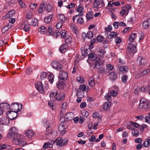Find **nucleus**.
<instances>
[{"mask_svg":"<svg viewBox=\"0 0 150 150\" xmlns=\"http://www.w3.org/2000/svg\"><path fill=\"white\" fill-rule=\"evenodd\" d=\"M139 108L140 110L145 112L150 108V102L144 98H141L139 105Z\"/></svg>","mask_w":150,"mask_h":150,"instance_id":"obj_1","label":"nucleus"},{"mask_svg":"<svg viewBox=\"0 0 150 150\" xmlns=\"http://www.w3.org/2000/svg\"><path fill=\"white\" fill-rule=\"evenodd\" d=\"M50 96L51 100L57 101H62L65 98L64 94L62 93H58L57 91L55 92H51Z\"/></svg>","mask_w":150,"mask_h":150,"instance_id":"obj_2","label":"nucleus"},{"mask_svg":"<svg viewBox=\"0 0 150 150\" xmlns=\"http://www.w3.org/2000/svg\"><path fill=\"white\" fill-rule=\"evenodd\" d=\"M136 46V43L134 45L132 42L128 44L127 54L128 57L130 58L132 57L133 54L137 52Z\"/></svg>","mask_w":150,"mask_h":150,"instance_id":"obj_3","label":"nucleus"},{"mask_svg":"<svg viewBox=\"0 0 150 150\" xmlns=\"http://www.w3.org/2000/svg\"><path fill=\"white\" fill-rule=\"evenodd\" d=\"M9 132L7 134L8 138H13V139L20 136L18 134V130L15 127H12L9 130Z\"/></svg>","mask_w":150,"mask_h":150,"instance_id":"obj_4","label":"nucleus"},{"mask_svg":"<svg viewBox=\"0 0 150 150\" xmlns=\"http://www.w3.org/2000/svg\"><path fill=\"white\" fill-rule=\"evenodd\" d=\"M22 105H20L18 103L14 102L10 105V110L15 112H19L22 110Z\"/></svg>","mask_w":150,"mask_h":150,"instance_id":"obj_5","label":"nucleus"},{"mask_svg":"<svg viewBox=\"0 0 150 150\" xmlns=\"http://www.w3.org/2000/svg\"><path fill=\"white\" fill-rule=\"evenodd\" d=\"M24 137L22 135H20L16 138L13 140V142H16L17 144L23 147L26 144V142L23 139Z\"/></svg>","mask_w":150,"mask_h":150,"instance_id":"obj_6","label":"nucleus"},{"mask_svg":"<svg viewBox=\"0 0 150 150\" xmlns=\"http://www.w3.org/2000/svg\"><path fill=\"white\" fill-rule=\"evenodd\" d=\"M51 65L52 67L56 70L60 71H63L62 66L59 61L57 60L53 61Z\"/></svg>","mask_w":150,"mask_h":150,"instance_id":"obj_7","label":"nucleus"},{"mask_svg":"<svg viewBox=\"0 0 150 150\" xmlns=\"http://www.w3.org/2000/svg\"><path fill=\"white\" fill-rule=\"evenodd\" d=\"M105 5L103 0H95L93 2V8H96L100 6V7H103L105 6Z\"/></svg>","mask_w":150,"mask_h":150,"instance_id":"obj_8","label":"nucleus"},{"mask_svg":"<svg viewBox=\"0 0 150 150\" xmlns=\"http://www.w3.org/2000/svg\"><path fill=\"white\" fill-rule=\"evenodd\" d=\"M137 61L139 65L142 66L145 65L147 63L146 59L142 56H139L137 59Z\"/></svg>","mask_w":150,"mask_h":150,"instance_id":"obj_9","label":"nucleus"},{"mask_svg":"<svg viewBox=\"0 0 150 150\" xmlns=\"http://www.w3.org/2000/svg\"><path fill=\"white\" fill-rule=\"evenodd\" d=\"M35 87L37 88V90L40 93H44V88L41 82L39 81L38 82L37 84L35 85Z\"/></svg>","mask_w":150,"mask_h":150,"instance_id":"obj_10","label":"nucleus"},{"mask_svg":"<svg viewBox=\"0 0 150 150\" xmlns=\"http://www.w3.org/2000/svg\"><path fill=\"white\" fill-rule=\"evenodd\" d=\"M68 140L66 139H62L61 138H58L57 142V144L58 145L59 147L64 146L67 143Z\"/></svg>","mask_w":150,"mask_h":150,"instance_id":"obj_11","label":"nucleus"},{"mask_svg":"<svg viewBox=\"0 0 150 150\" xmlns=\"http://www.w3.org/2000/svg\"><path fill=\"white\" fill-rule=\"evenodd\" d=\"M18 112H15L13 111L9 110L7 112V115H8L10 114L9 117H10V119L11 120H14L16 117Z\"/></svg>","mask_w":150,"mask_h":150,"instance_id":"obj_12","label":"nucleus"},{"mask_svg":"<svg viewBox=\"0 0 150 150\" xmlns=\"http://www.w3.org/2000/svg\"><path fill=\"white\" fill-rule=\"evenodd\" d=\"M59 76V79H60L63 80H65L67 79L68 77V74L67 72L66 71H62Z\"/></svg>","mask_w":150,"mask_h":150,"instance_id":"obj_13","label":"nucleus"},{"mask_svg":"<svg viewBox=\"0 0 150 150\" xmlns=\"http://www.w3.org/2000/svg\"><path fill=\"white\" fill-rule=\"evenodd\" d=\"M66 128V126L62 124V122L60 123L58 127V129L60 132H61L62 134H64L66 132L65 129Z\"/></svg>","mask_w":150,"mask_h":150,"instance_id":"obj_14","label":"nucleus"},{"mask_svg":"<svg viewBox=\"0 0 150 150\" xmlns=\"http://www.w3.org/2000/svg\"><path fill=\"white\" fill-rule=\"evenodd\" d=\"M100 60L99 58L96 57L93 67V68L95 69H99L100 68V64L99 62Z\"/></svg>","mask_w":150,"mask_h":150,"instance_id":"obj_15","label":"nucleus"},{"mask_svg":"<svg viewBox=\"0 0 150 150\" xmlns=\"http://www.w3.org/2000/svg\"><path fill=\"white\" fill-rule=\"evenodd\" d=\"M93 34L91 31H89L87 33H83L82 34V37L84 38H88L91 39L93 36Z\"/></svg>","mask_w":150,"mask_h":150,"instance_id":"obj_16","label":"nucleus"},{"mask_svg":"<svg viewBox=\"0 0 150 150\" xmlns=\"http://www.w3.org/2000/svg\"><path fill=\"white\" fill-rule=\"evenodd\" d=\"M68 46L66 44H63L61 45L59 47V50L62 53H64L67 50Z\"/></svg>","mask_w":150,"mask_h":150,"instance_id":"obj_17","label":"nucleus"},{"mask_svg":"<svg viewBox=\"0 0 150 150\" xmlns=\"http://www.w3.org/2000/svg\"><path fill=\"white\" fill-rule=\"evenodd\" d=\"M1 107L3 110L4 112H5L7 110L10 109V105L6 103H3L1 104Z\"/></svg>","mask_w":150,"mask_h":150,"instance_id":"obj_18","label":"nucleus"},{"mask_svg":"<svg viewBox=\"0 0 150 150\" xmlns=\"http://www.w3.org/2000/svg\"><path fill=\"white\" fill-rule=\"evenodd\" d=\"M82 54L83 56H86L87 54L88 55V52H90L91 50L90 49H85V47H81V48Z\"/></svg>","mask_w":150,"mask_h":150,"instance_id":"obj_19","label":"nucleus"},{"mask_svg":"<svg viewBox=\"0 0 150 150\" xmlns=\"http://www.w3.org/2000/svg\"><path fill=\"white\" fill-rule=\"evenodd\" d=\"M128 68L127 66H121L119 67V69L120 71V73H123L124 74H126L127 72Z\"/></svg>","mask_w":150,"mask_h":150,"instance_id":"obj_20","label":"nucleus"},{"mask_svg":"<svg viewBox=\"0 0 150 150\" xmlns=\"http://www.w3.org/2000/svg\"><path fill=\"white\" fill-rule=\"evenodd\" d=\"M109 72V71L107 69H105L102 67H100L98 69L97 73L98 74H108Z\"/></svg>","mask_w":150,"mask_h":150,"instance_id":"obj_21","label":"nucleus"},{"mask_svg":"<svg viewBox=\"0 0 150 150\" xmlns=\"http://www.w3.org/2000/svg\"><path fill=\"white\" fill-rule=\"evenodd\" d=\"M25 134L26 136L29 138H31L33 137L35 134L34 132L32 130H28L25 132Z\"/></svg>","mask_w":150,"mask_h":150,"instance_id":"obj_22","label":"nucleus"},{"mask_svg":"<svg viewBox=\"0 0 150 150\" xmlns=\"http://www.w3.org/2000/svg\"><path fill=\"white\" fill-rule=\"evenodd\" d=\"M15 14V11L14 10H11L8 12L5 16L6 17V18H9L14 16Z\"/></svg>","mask_w":150,"mask_h":150,"instance_id":"obj_23","label":"nucleus"},{"mask_svg":"<svg viewBox=\"0 0 150 150\" xmlns=\"http://www.w3.org/2000/svg\"><path fill=\"white\" fill-rule=\"evenodd\" d=\"M46 2L43 1L40 5L39 8L38 9V12L39 13H41L43 12V8L45 7L46 4H45Z\"/></svg>","mask_w":150,"mask_h":150,"instance_id":"obj_24","label":"nucleus"},{"mask_svg":"<svg viewBox=\"0 0 150 150\" xmlns=\"http://www.w3.org/2000/svg\"><path fill=\"white\" fill-rule=\"evenodd\" d=\"M58 21L61 22L63 23L64 22L66 18L63 14H59L57 16Z\"/></svg>","mask_w":150,"mask_h":150,"instance_id":"obj_25","label":"nucleus"},{"mask_svg":"<svg viewBox=\"0 0 150 150\" xmlns=\"http://www.w3.org/2000/svg\"><path fill=\"white\" fill-rule=\"evenodd\" d=\"M137 37L136 33H132L131 34L129 38V40L131 42H132L134 41Z\"/></svg>","mask_w":150,"mask_h":150,"instance_id":"obj_26","label":"nucleus"},{"mask_svg":"<svg viewBox=\"0 0 150 150\" xmlns=\"http://www.w3.org/2000/svg\"><path fill=\"white\" fill-rule=\"evenodd\" d=\"M109 76L112 80L115 81L117 78L116 74L114 71H112L109 74Z\"/></svg>","mask_w":150,"mask_h":150,"instance_id":"obj_27","label":"nucleus"},{"mask_svg":"<svg viewBox=\"0 0 150 150\" xmlns=\"http://www.w3.org/2000/svg\"><path fill=\"white\" fill-rule=\"evenodd\" d=\"M73 113L72 112L66 113L64 115L65 118L68 120H71L72 119V116Z\"/></svg>","mask_w":150,"mask_h":150,"instance_id":"obj_28","label":"nucleus"},{"mask_svg":"<svg viewBox=\"0 0 150 150\" xmlns=\"http://www.w3.org/2000/svg\"><path fill=\"white\" fill-rule=\"evenodd\" d=\"M143 27L145 29L147 28L150 25V18L147 21L144 22L142 24Z\"/></svg>","mask_w":150,"mask_h":150,"instance_id":"obj_29","label":"nucleus"},{"mask_svg":"<svg viewBox=\"0 0 150 150\" xmlns=\"http://www.w3.org/2000/svg\"><path fill=\"white\" fill-rule=\"evenodd\" d=\"M65 85L64 82L63 81L59 82L57 83V87L60 89H62L63 88Z\"/></svg>","mask_w":150,"mask_h":150,"instance_id":"obj_30","label":"nucleus"},{"mask_svg":"<svg viewBox=\"0 0 150 150\" xmlns=\"http://www.w3.org/2000/svg\"><path fill=\"white\" fill-rule=\"evenodd\" d=\"M65 38L64 40L66 43L68 44L71 43V41L72 40V38L70 35H67Z\"/></svg>","mask_w":150,"mask_h":150,"instance_id":"obj_31","label":"nucleus"},{"mask_svg":"<svg viewBox=\"0 0 150 150\" xmlns=\"http://www.w3.org/2000/svg\"><path fill=\"white\" fill-rule=\"evenodd\" d=\"M47 30V35H50L53 34L54 32L52 26H49L48 27V29Z\"/></svg>","mask_w":150,"mask_h":150,"instance_id":"obj_32","label":"nucleus"},{"mask_svg":"<svg viewBox=\"0 0 150 150\" xmlns=\"http://www.w3.org/2000/svg\"><path fill=\"white\" fill-rule=\"evenodd\" d=\"M53 15L51 14L49 16H46L44 19V22L46 23H49L51 21L53 17Z\"/></svg>","mask_w":150,"mask_h":150,"instance_id":"obj_33","label":"nucleus"},{"mask_svg":"<svg viewBox=\"0 0 150 150\" xmlns=\"http://www.w3.org/2000/svg\"><path fill=\"white\" fill-rule=\"evenodd\" d=\"M79 12V13L78 15H74L73 17L72 20L74 23L75 22V20L76 18H77L79 16L80 17L83 16V11H80Z\"/></svg>","mask_w":150,"mask_h":150,"instance_id":"obj_34","label":"nucleus"},{"mask_svg":"<svg viewBox=\"0 0 150 150\" xmlns=\"http://www.w3.org/2000/svg\"><path fill=\"white\" fill-rule=\"evenodd\" d=\"M9 123V120L8 118H5L3 121H2L0 117V124L1 123L2 125H7Z\"/></svg>","mask_w":150,"mask_h":150,"instance_id":"obj_35","label":"nucleus"},{"mask_svg":"<svg viewBox=\"0 0 150 150\" xmlns=\"http://www.w3.org/2000/svg\"><path fill=\"white\" fill-rule=\"evenodd\" d=\"M89 84L91 86L94 87L95 85V82L94 79L92 77H91L88 80Z\"/></svg>","mask_w":150,"mask_h":150,"instance_id":"obj_36","label":"nucleus"},{"mask_svg":"<svg viewBox=\"0 0 150 150\" xmlns=\"http://www.w3.org/2000/svg\"><path fill=\"white\" fill-rule=\"evenodd\" d=\"M88 59L91 60H94L95 58V53L94 52H91L88 54Z\"/></svg>","mask_w":150,"mask_h":150,"instance_id":"obj_37","label":"nucleus"},{"mask_svg":"<svg viewBox=\"0 0 150 150\" xmlns=\"http://www.w3.org/2000/svg\"><path fill=\"white\" fill-rule=\"evenodd\" d=\"M20 7L22 8H24L26 7L25 4L22 0H17Z\"/></svg>","mask_w":150,"mask_h":150,"instance_id":"obj_38","label":"nucleus"},{"mask_svg":"<svg viewBox=\"0 0 150 150\" xmlns=\"http://www.w3.org/2000/svg\"><path fill=\"white\" fill-rule=\"evenodd\" d=\"M22 26L23 29L25 32H28L30 30V26L28 24H23Z\"/></svg>","mask_w":150,"mask_h":150,"instance_id":"obj_39","label":"nucleus"},{"mask_svg":"<svg viewBox=\"0 0 150 150\" xmlns=\"http://www.w3.org/2000/svg\"><path fill=\"white\" fill-rule=\"evenodd\" d=\"M45 4L46 6L45 8H46V10L47 11V12H51L53 10L52 7L51 6L49 3L47 4L46 3Z\"/></svg>","mask_w":150,"mask_h":150,"instance_id":"obj_40","label":"nucleus"},{"mask_svg":"<svg viewBox=\"0 0 150 150\" xmlns=\"http://www.w3.org/2000/svg\"><path fill=\"white\" fill-rule=\"evenodd\" d=\"M60 35L62 38H66V37L68 35L66 31L65 30H60Z\"/></svg>","mask_w":150,"mask_h":150,"instance_id":"obj_41","label":"nucleus"},{"mask_svg":"<svg viewBox=\"0 0 150 150\" xmlns=\"http://www.w3.org/2000/svg\"><path fill=\"white\" fill-rule=\"evenodd\" d=\"M150 142V137H148L146 141L143 143V146L145 147H149V142Z\"/></svg>","mask_w":150,"mask_h":150,"instance_id":"obj_42","label":"nucleus"},{"mask_svg":"<svg viewBox=\"0 0 150 150\" xmlns=\"http://www.w3.org/2000/svg\"><path fill=\"white\" fill-rule=\"evenodd\" d=\"M54 76L52 73H50L48 76V78L50 82L52 83L54 81Z\"/></svg>","mask_w":150,"mask_h":150,"instance_id":"obj_43","label":"nucleus"},{"mask_svg":"<svg viewBox=\"0 0 150 150\" xmlns=\"http://www.w3.org/2000/svg\"><path fill=\"white\" fill-rule=\"evenodd\" d=\"M38 31L40 32L41 33L44 34L47 31V28L44 26H42L39 28Z\"/></svg>","mask_w":150,"mask_h":150,"instance_id":"obj_44","label":"nucleus"},{"mask_svg":"<svg viewBox=\"0 0 150 150\" xmlns=\"http://www.w3.org/2000/svg\"><path fill=\"white\" fill-rule=\"evenodd\" d=\"M38 20L36 18H33L31 22V24L33 26H38Z\"/></svg>","mask_w":150,"mask_h":150,"instance_id":"obj_45","label":"nucleus"},{"mask_svg":"<svg viewBox=\"0 0 150 150\" xmlns=\"http://www.w3.org/2000/svg\"><path fill=\"white\" fill-rule=\"evenodd\" d=\"M93 118H94V119H96L98 117L99 120L98 122H101V118L100 117H99V114L97 112H94L93 114Z\"/></svg>","mask_w":150,"mask_h":150,"instance_id":"obj_46","label":"nucleus"},{"mask_svg":"<svg viewBox=\"0 0 150 150\" xmlns=\"http://www.w3.org/2000/svg\"><path fill=\"white\" fill-rule=\"evenodd\" d=\"M122 10L120 12V13L122 14V16H123L124 14H125L127 13V14L128 11L127 9H126V8L124 7H121Z\"/></svg>","mask_w":150,"mask_h":150,"instance_id":"obj_47","label":"nucleus"},{"mask_svg":"<svg viewBox=\"0 0 150 150\" xmlns=\"http://www.w3.org/2000/svg\"><path fill=\"white\" fill-rule=\"evenodd\" d=\"M128 78L127 76L125 75L122 76L121 77V81L122 82L124 83H127Z\"/></svg>","mask_w":150,"mask_h":150,"instance_id":"obj_48","label":"nucleus"},{"mask_svg":"<svg viewBox=\"0 0 150 150\" xmlns=\"http://www.w3.org/2000/svg\"><path fill=\"white\" fill-rule=\"evenodd\" d=\"M38 4H36L31 3L29 5V7L33 11L35 10Z\"/></svg>","mask_w":150,"mask_h":150,"instance_id":"obj_49","label":"nucleus"},{"mask_svg":"<svg viewBox=\"0 0 150 150\" xmlns=\"http://www.w3.org/2000/svg\"><path fill=\"white\" fill-rule=\"evenodd\" d=\"M33 17V13L32 12L30 11L29 12L27 13L26 18L27 20L30 19Z\"/></svg>","mask_w":150,"mask_h":150,"instance_id":"obj_50","label":"nucleus"},{"mask_svg":"<svg viewBox=\"0 0 150 150\" xmlns=\"http://www.w3.org/2000/svg\"><path fill=\"white\" fill-rule=\"evenodd\" d=\"M93 16L92 12H89L86 14V17L87 19H90L93 18Z\"/></svg>","mask_w":150,"mask_h":150,"instance_id":"obj_51","label":"nucleus"},{"mask_svg":"<svg viewBox=\"0 0 150 150\" xmlns=\"http://www.w3.org/2000/svg\"><path fill=\"white\" fill-rule=\"evenodd\" d=\"M51 127L49 126H48L45 131V134L47 135H49L51 134Z\"/></svg>","mask_w":150,"mask_h":150,"instance_id":"obj_52","label":"nucleus"},{"mask_svg":"<svg viewBox=\"0 0 150 150\" xmlns=\"http://www.w3.org/2000/svg\"><path fill=\"white\" fill-rule=\"evenodd\" d=\"M109 103V104L107 102L104 103L103 106L104 110H107L109 109L111 104L110 102Z\"/></svg>","mask_w":150,"mask_h":150,"instance_id":"obj_53","label":"nucleus"},{"mask_svg":"<svg viewBox=\"0 0 150 150\" xmlns=\"http://www.w3.org/2000/svg\"><path fill=\"white\" fill-rule=\"evenodd\" d=\"M105 51L104 49H100L98 52V53L101 57H103L105 54Z\"/></svg>","mask_w":150,"mask_h":150,"instance_id":"obj_54","label":"nucleus"},{"mask_svg":"<svg viewBox=\"0 0 150 150\" xmlns=\"http://www.w3.org/2000/svg\"><path fill=\"white\" fill-rule=\"evenodd\" d=\"M77 23L80 24H82L84 23V20L82 17L77 18Z\"/></svg>","mask_w":150,"mask_h":150,"instance_id":"obj_55","label":"nucleus"},{"mask_svg":"<svg viewBox=\"0 0 150 150\" xmlns=\"http://www.w3.org/2000/svg\"><path fill=\"white\" fill-rule=\"evenodd\" d=\"M132 134L133 136L134 137H137L139 134V133L138 131L134 130L132 132Z\"/></svg>","mask_w":150,"mask_h":150,"instance_id":"obj_56","label":"nucleus"},{"mask_svg":"<svg viewBox=\"0 0 150 150\" xmlns=\"http://www.w3.org/2000/svg\"><path fill=\"white\" fill-rule=\"evenodd\" d=\"M47 76V74L46 73L42 72L41 73L40 78L41 79H45Z\"/></svg>","mask_w":150,"mask_h":150,"instance_id":"obj_57","label":"nucleus"},{"mask_svg":"<svg viewBox=\"0 0 150 150\" xmlns=\"http://www.w3.org/2000/svg\"><path fill=\"white\" fill-rule=\"evenodd\" d=\"M48 106L52 109H54L55 108V107L53 103V101L51 100L50 101H49L48 103Z\"/></svg>","mask_w":150,"mask_h":150,"instance_id":"obj_58","label":"nucleus"},{"mask_svg":"<svg viewBox=\"0 0 150 150\" xmlns=\"http://www.w3.org/2000/svg\"><path fill=\"white\" fill-rule=\"evenodd\" d=\"M112 26L110 25H109L108 27H105V30L106 33H108L112 30Z\"/></svg>","mask_w":150,"mask_h":150,"instance_id":"obj_59","label":"nucleus"},{"mask_svg":"<svg viewBox=\"0 0 150 150\" xmlns=\"http://www.w3.org/2000/svg\"><path fill=\"white\" fill-rule=\"evenodd\" d=\"M150 70L149 69H145L141 73L143 76L144 75H146L150 72Z\"/></svg>","mask_w":150,"mask_h":150,"instance_id":"obj_60","label":"nucleus"},{"mask_svg":"<svg viewBox=\"0 0 150 150\" xmlns=\"http://www.w3.org/2000/svg\"><path fill=\"white\" fill-rule=\"evenodd\" d=\"M60 31L58 30L53 33V34L52 35L53 37H54L55 38H57L58 36L60 35Z\"/></svg>","mask_w":150,"mask_h":150,"instance_id":"obj_61","label":"nucleus"},{"mask_svg":"<svg viewBox=\"0 0 150 150\" xmlns=\"http://www.w3.org/2000/svg\"><path fill=\"white\" fill-rule=\"evenodd\" d=\"M130 124L133 125L134 128V127L137 128L139 127V126H141L140 125H139L137 123L134 122L132 121H130Z\"/></svg>","mask_w":150,"mask_h":150,"instance_id":"obj_62","label":"nucleus"},{"mask_svg":"<svg viewBox=\"0 0 150 150\" xmlns=\"http://www.w3.org/2000/svg\"><path fill=\"white\" fill-rule=\"evenodd\" d=\"M63 23L61 22L58 21V22L57 25H56V28L57 29H59L60 28L62 27Z\"/></svg>","mask_w":150,"mask_h":150,"instance_id":"obj_63","label":"nucleus"},{"mask_svg":"<svg viewBox=\"0 0 150 150\" xmlns=\"http://www.w3.org/2000/svg\"><path fill=\"white\" fill-rule=\"evenodd\" d=\"M110 94L113 97H115L117 95V93L115 90H112L110 91Z\"/></svg>","mask_w":150,"mask_h":150,"instance_id":"obj_64","label":"nucleus"}]
</instances>
